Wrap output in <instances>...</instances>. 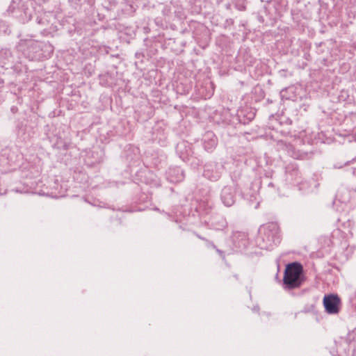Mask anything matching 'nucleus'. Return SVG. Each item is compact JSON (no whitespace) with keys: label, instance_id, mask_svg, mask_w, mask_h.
<instances>
[{"label":"nucleus","instance_id":"3","mask_svg":"<svg viewBox=\"0 0 356 356\" xmlns=\"http://www.w3.org/2000/svg\"><path fill=\"white\" fill-rule=\"evenodd\" d=\"M221 198L224 204L231 207L235 202V193L232 188L226 186L221 193Z\"/></svg>","mask_w":356,"mask_h":356},{"label":"nucleus","instance_id":"6","mask_svg":"<svg viewBox=\"0 0 356 356\" xmlns=\"http://www.w3.org/2000/svg\"><path fill=\"white\" fill-rule=\"evenodd\" d=\"M196 236H197L200 239H201V240L204 241H206V242H207V240L205 238H204V237L201 236H200V235H199V234H196Z\"/></svg>","mask_w":356,"mask_h":356},{"label":"nucleus","instance_id":"5","mask_svg":"<svg viewBox=\"0 0 356 356\" xmlns=\"http://www.w3.org/2000/svg\"><path fill=\"white\" fill-rule=\"evenodd\" d=\"M207 243H208V245L211 247H212L214 249H216V246L214 245V243L211 241H207Z\"/></svg>","mask_w":356,"mask_h":356},{"label":"nucleus","instance_id":"7","mask_svg":"<svg viewBox=\"0 0 356 356\" xmlns=\"http://www.w3.org/2000/svg\"><path fill=\"white\" fill-rule=\"evenodd\" d=\"M216 251H217L218 253H220V254H221V253H222V251H220V250H218L217 248H216Z\"/></svg>","mask_w":356,"mask_h":356},{"label":"nucleus","instance_id":"4","mask_svg":"<svg viewBox=\"0 0 356 356\" xmlns=\"http://www.w3.org/2000/svg\"><path fill=\"white\" fill-rule=\"evenodd\" d=\"M278 232V227L275 224H270L265 228V234H268L269 236V232H273L272 234H277ZM268 241H274L273 238H268Z\"/></svg>","mask_w":356,"mask_h":356},{"label":"nucleus","instance_id":"2","mask_svg":"<svg viewBox=\"0 0 356 356\" xmlns=\"http://www.w3.org/2000/svg\"><path fill=\"white\" fill-rule=\"evenodd\" d=\"M341 299L337 295L330 294L323 298L325 312L329 314H337L340 311Z\"/></svg>","mask_w":356,"mask_h":356},{"label":"nucleus","instance_id":"1","mask_svg":"<svg viewBox=\"0 0 356 356\" xmlns=\"http://www.w3.org/2000/svg\"><path fill=\"white\" fill-rule=\"evenodd\" d=\"M305 280L303 267L301 264L293 262L286 266L283 278V284L285 289L299 288Z\"/></svg>","mask_w":356,"mask_h":356}]
</instances>
